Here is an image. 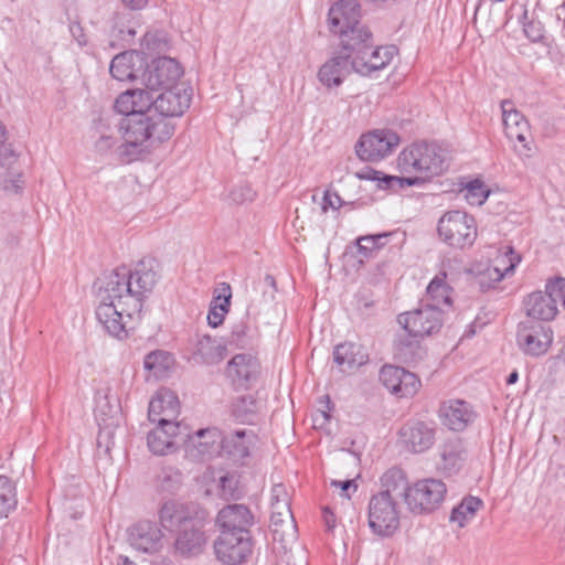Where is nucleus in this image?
<instances>
[{"label":"nucleus","mask_w":565,"mask_h":565,"mask_svg":"<svg viewBox=\"0 0 565 565\" xmlns=\"http://www.w3.org/2000/svg\"><path fill=\"white\" fill-rule=\"evenodd\" d=\"M270 513H276L277 515L285 516V520H287V526L294 527V515L290 508V501L289 502H282V503H270Z\"/></svg>","instance_id":"13d9d810"},{"label":"nucleus","mask_w":565,"mask_h":565,"mask_svg":"<svg viewBox=\"0 0 565 565\" xmlns=\"http://www.w3.org/2000/svg\"><path fill=\"white\" fill-rule=\"evenodd\" d=\"M159 264L154 258H142L132 270L129 269V281L134 282V310L142 309V300L153 290L158 281Z\"/></svg>","instance_id":"f3484780"},{"label":"nucleus","mask_w":565,"mask_h":565,"mask_svg":"<svg viewBox=\"0 0 565 565\" xmlns=\"http://www.w3.org/2000/svg\"><path fill=\"white\" fill-rule=\"evenodd\" d=\"M179 435V429H169V427L157 426L150 430L147 436L149 450L159 456L168 455L175 450L174 438Z\"/></svg>","instance_id":"e433bc0d"},{"label":"nucleus","mask_w":565,"mask_h":565,"mask_svg":"<svg viewBox=\"0 0 565 565\" xmlns=\"http://www.w3.org/2000/svg\"><path fill=\"white\" fill-rule=\"evenodd\" d=\"M135 312L137 311L134 310V303L118 306L100 301L95 311L96 318L105 331L118 340L128 338L124 316L131 318Z\"/></svg>","instance_id":"412c9836"},{"label":"nucleus","mask_w":565,"mask_h":565,"mask_svg":"<svg viewBox=\"0 0 565 565\" xmlns=\"http://www.w3.org/2000/svg\"><path fill=\"white\" fill-rule=\"evenodd\" d=\"M361 8L356 0H339L328 12L329 30L340 38L343 51L358 49L370 40V30L361 24Z\"/></svg>","instance_id":"20e7f679"},{"label":"nucleus","mask_w":565,"mask_h":565,"mask_svg":"<svg viewBox=\"0 0 565 565\" xmlns=\"http://www.w3.org/2000/svg\"><path fill=\"white\" fill-rule=\"evenodd\" d=\"M228 299V308H231L232 288L228 282L222 281L214 290V295L210 306H224V300Z\"/></svg>","instance_id":"6e6d98bb"},{"label":"nucleus","mask_w":565,"mask_h":565,"mask_svg":"<svg viewBox=\"0 0 565 565\" xmlns=\"http://www.w3.org/2000/svg\"><path fill=\"white\" fill-rule=\"evenodd\" d=\"M437 414L441 425L456 433L466 430L478 417L473 405L461 398L443 401Z\"/></svg>","instance_id":"dca6fc26"},{"label":"nucleus","mask_w":565,"mask_h":565,"mask_svg":"<svg viewBox=\"0 0 565 565\" xmlns=\"http://www.w3.org/2000/svg\"><path fill=\"white\" fill-rule=\"evenodd\" d=\"M422 337L412 335L409 332L397 335L394 340L395 358L408 365H415L423 361L427 351L422 345Z\"/></svg>","instance_id":"c756f323"},{"label":"nucleus","mask_w":565,"mask_h":565,"mask_svg":"<svg viewBox=\"0 0 565 565\" xmlns=\"http://www.w3.org/2000/svg\"><path fill=\"white\" fill-rule=\"evenodd\" d=\"M179 412L178 396L170 390H161L149 403L148 418L150 422L157 423L158 426L180 429V424L175 422Z\"/></svg>","instance_id":"aec40b11"},{"label":"nucleus","mask_w":565,"mask_h":565,"mask_svg":"<svg viewBox=\"0 0 565 565\" xmlns=\"http://www.w3.org/2000/svg\"><path fill=\"white\" fill-rule=\"evenodd\" d=\"M502 119L507 138L514 143V150L520 157L529 158L532 152L530 125L521 111L514 108L510 99L501 102Z\"/></svg>","instance_id":"9d476101"},{"label":"nucleus","mask_w":565,"mask_h":565,"mask_svg":"<svg viewBox=\"0 0 565 565\" xmlns=\"http://www.w3.org/2000/svg\"><path fill=\"white\" fill-rule=\"evenodd\" d=\"M116 145V139L111 136H102L95 143V148L99 152H107Z\"/></svg>","instance_id":"69168bd1"},{"label":"nucleus","mask_w":565,"mask_h":565,"mask_svg":"<svg viewBox=\"0 0 565 565\" xmlns=\"http://www.w3.org/2000/svg\"><path fill=\"white\" fill-rule=\"evenodd\" d=\"M437 233L447 246L463 250L470 248L477 239V221L465 211H447L438 220Z\"/></svg>","instance_id":"39448f33"},{"label":"nucleus","mask_w":565,"mask_h":565,"mask_svg":"<svg viewBox=\"0 0 565 565\" xmlns=\"http://www.w3.org/2000/svg\"><path fill=\"white\" fill-rule=\"evenodd\" d=\"M215 523L220 533L252 534L254 515L244 504H227L218 511Z\"/></svg>","instance_id":"4be33fe9"},{"label":"nucleus","mask_w":565,"mask_h":565,"mask_svg":"<svg viewBox=\"0 0 565 565\" xmlns=\"http://www.w3.org/2000/svg\"><path fill=\"white\" fill-rule=\"evenodd\" d=\"M374 246L372 243L362 241V236L356 239V258L359 264H364L376 256L379 252Z\"/></svg>","instance_id":"5fc2aeb1"},{"label":"nucleus","mask_w":565,"mask_h":565,"mask_svg":"<svg viewBox=\"0 0 565 565\" xmlns=\"http://www.w3.org/2000/svg\"><path fill=\"white\" fill-rule=\"evenodd\" d=\"M332 355L339 370L347 373L359 370L370 360L366 349L362 344L351 341L337 344Z\"/></svg>","instance_id":"bb28decb"},{"label":"nucleus","mask_w":565,"mask_h":565,"mask_svg":"<svg viewBox=\"0 0 565 565\" xmlns=\"http://www.w3.org/2000/svg\"><path fill=\"white\" fill-rule=\"evenodd\" d=\"M461 192L470 205H482L490 194L489 189L480 179L469 181Z\"/></svg>","instance_id":"a18cd8bd"},{"label":"nucleus","mask_w":565,"mask_h":565,"mask_svg":"<svg viewBox=\"0 0 565 565\" xmlns=\"http://www.w3.org/2000/svg\"><path fill=\"white\" fill-rule=\"evenodd\" d=\"M441 470L452 476L459 472L466 459V449L460 438L446 440L440 448Z\"/></svg>","instance_id":"473e14b6"},{"label":"nucleus","mask_w":565,"mask_h":565,"mask_svg":"<svg viewBox=\"0 0 565 565\" xmlns=\"http://www.w3.org/2000/svg\"><path fill=\"white\" fill-rule=\"evenodd\" d=\"M248 332L249 326L248 320L243 319L232 326L228 343L234 344L237 348H245L248 345Z\"/></svg>","instance_id":"de8ad7c7"},{"label":"nucleus","mask_w":565,"mask_h":565,"mask_svg":"<svg viewBox=\"0 0 565 565\" xmlns=\"http://www.w3.org/2000/svg\"><path fill=\"white\" fill-rule=\"evenodd\" d=\"M262 408V402L253 394L236 397L232 402L233 417L242 424H254Z\"/></svg>","instance_id":"4c0bfd02"},{"label":"nucleus","mask_w":565,"mask_h":565,"mask_svg":"<svg viewBox=\"0 0 565 565\" xmlns=\"http://www.w3.org/2000/svg\"><path fill=\"white\" fill-rule=\"evenodd\" d=\"M545 289L547 292L552 294L555 303L557 305V302H559L565 311V277L554 276L548 278L545 281Z\"/></svg>","instance_id":"09e8293b"},{"label":"nucleus","mask_w":565,"mask_h":565,"mask_svg":"<svg viewBox=\"0 0 565 565\" xmlns=\"http://www.w3.org/2000/svg\"><path fill=\"white\" fill-rule=\"evenodd\" d=\"M17 505L15 487L12 481L0 476V518L7 516L9 511Z\"/></svg>","instance_id":"c03bdc74"},{"label":"nucleus","mask_w":565,"mask_h":565,"mask_svg":"<svg viewBox=\"0 0 565 565\" xmlns=\"http://www.w3.org/2000/svg\"><path fill=\"white\" fill-rule=\"evenodd\" d=\"M194 354L205 364H215L223 359V348L215 339L205 334L198 340Z\"/></svg>","instance_id":"a19ab883"},{"label":"nucleus","mask_w":565,"mask_h":565,"mask_svg":"<svg viewBox=\"0 0 565 565\" xmlns=\"http://www.w3.org/2000/svg\"><path fill=\"white\" fill-rule=\"evenodd\" d=\"M447 487L435 478L414 482L406 492V505L414 514H429L436 511L445 500Z\"/></svg>","instance_id":"0eeeda50"},{"label":"nucleus","mask_w":565,"mask_h":565,"mask_svg":"<svg viewBox=\"0 0 565 565\" xmlns=\"http://www.w3.org/2000/svg\"><path fill=\"white\" fill-rule=\"evenodd\" d=\"M255 540L252 534L220 533L213 543L216 559L223 565L246 564L253 555Z\"/></svg>","instance_id":"6e6552de"},{"label":"nucleus","mask_w":565,"mask_h":565,"mask_svg":"<svg viewBox=\"0 0 565 565\" xmlns=\"http://www.w3.org/2000/svg\"><path fill=\"white\" fill-rule=\"evenodd\" d=\"M152 90L149 89H130L135 99V111H148L153 107L154 97L151 95Z\"/></svg>","instance_id":"3c124183"},{"label":"nucleus","mask_w":565,"mask_h":565,"mask_svg":"<svg viewBox=\"0 0 565 565\" xmlns=\"http://www.w3.org/2000/svg\"><path fill=\"white\" fill-rule=\"evenodd\" d=\"M396 167L402 174L423 178L424 184L446 170L445 150L436 141H414L398 153Z\"/></svg>","instance_id":"7ed1b4c3"},{"label":"nucleus","mask_w":565,"mask_h":565,"mask_svg":"<svg viewBox=\"0 0 565 565\" xmlns=\"http://www.w3.org/2000/svg\"><path fill=\"white\" fill-rule=\"evenodd\" d=\"M322 518H323L327 529L329 531L333 530L335 526V515L329 507H324L322 509Z\"/></svg>","instance_id":"774afa93"},{"label":"nucleus","mask_w":565,"mask_h":565,"mask_svg":"<svg viewBox=\"0 0 565 565\" xmlns=\"http://www.w3.org/2000/svg\"><path fill=\"white\" fill-rule=\"evenodd\" d=\"M447 273L439 271L428 284L426 288V298L428 306L441 309L443 306H452V287L447 282Z\"/></svg>","instance_id":"72a5a7b5"},{"label":"nucleus","mask_w":565,"mask_h":565,"mask_svg":"<svg viewBox=\"0 0 565 565\" xmlns=\"http://www.w3.org/2000/svg\"><path fill=\"white\" fill-rule=\"evenodd\" d=\"M183 74L179 62L168 56H160L147 65L141 79L149 90L167 89L177 86Z\"/></svg>","instance_id":"4468645a"},{"label":"nucleus","mask_w":565,"mask_h":565,"mask_svg":"<svg viewBox=\"0 0 565 565\" xmlns=\"http://www.w3.org/2000/svg\"><path fill=\"white\" fill-rule=\"evenodd\" d=\"M381 383L398 398L413 397L420 387L418 376L404 367L385 364L380 371Z\"/></svg>","instance_id":"6ab92c4d"},{"label":"nucleus","mask_w":565,"mask_h":565,"mask_svg":"<svg viewBox=\"0 0 565 565\" xmlns=\"http://www.w3.org/2000/svg\"><path fill=\"white\" fill-rule=\"evenodd\" d=\"M523 308L529 320H535L542 323L551 322L556 319L559 313L551 292L536 290L527 294L523 298Z\"/></svg>","instance_id":"393cba45"},{"label":"nucleus","mask_w":565,"mask_h":565,"mask_svg":"<svg viewBox=\"0 0 565 565\" xmlns=\"http://www.w3.org/2000/svg\"><path fill=\"white\" fill-rule=\"evenodd\" d=\"M320 404L322 405V408L319 409V414L323 418L324 423L329 422L331 418V412L334 409V405L329 395H323L320 398Z\"/></svg>","instance_id":"0e129e2a"},{"label":"nucleus","mask_w":565,"mask_h":565,"mask_svg":"<svg viewBox=\"0 0 565 565\" xmlns=\"http://www.w3.org/2000/svg\"><path fill=\"white\" fill-rule=\"evenodd\" d=\"M163 529L175 533L174 553L189 558L200 555L206 544L207 513L193 502L166 501L158 512Z\"/></svg>","instance_id":"f257e3e1"},{"label":"nucleus","mask_w":565,"mask_h":565,"mask_svg":"<svg viewBox=\"0 0 565 565\" xmlns=\"http://www.w3.org/2000/svg\"><path fill=\"white\" fill-rule=\"evenodd\" d=\"M392 232H384L373 235H365L362 236V241H365V243H372L374 244L377 252L383 248L386 244V239L392 235Z\"/></svg>","instance_id":"e2e57ef3"},{"label":"nucleus","mask_w":565,"mask_h":565,"mask_svg":"<svg viewBox=\"0 0 565 565\" xmlns=\"http://www.w3.org/2000/svg\"><path fill=\"white\" fill-rule=\"evenodd\" d=\"M437 427L431 420L409 419L398 430V441L411 454H424L436 441Z\"/></svg>","instance_id":"ddd939ff"},{"label":"nucleus","mask_w":565,"mask_h":565,"mask_svg":"<svg viewBox=\"0 0 565 565\" xmlns=\"http://www.w3.org/2000/svg\"><path fill=\"white\" fill-rule=\"evenodd\" d=\"M361 179L377 181V186L382 190L398 191L409 186H419L423 184V178H412L409 174L390 175L381 171L371 169L367 174H360Z\"/></svg>","instance_id":"c9c22d12"},{"label":"nucleus","mask_w":565,"mask_h":565,"mask_svg":"<svg viewBox=\"0 0 565 565\" xmlns=\"http://www.w3.org/2000/svg\"><path fill=\"white\" fill-rule=\"evenodd\" d=\"M331 486L335 487V488H340L341 497L347 498V499L351 498V492H355L358 490V484H356L355 480H353V479H348V480H343V481L332 480Z\"/></svg>","instance_id":"bf43d9fd"},{"label":"nucleus","mask_w":565,"mask_h":565,"mask_svg":"<svg viewBox=\"0 0 565 565\" xmlns=\"http://www.w3.org/2000/svg\"><path fill=\"white\" fill-rule=\"evenodd\" d=\"M119 130L124 139L120 154L128 161H132L142 154L150 153L152 149L171 139L175 131V125L149 109L148 111H135L129 117L122 118Z\"/></svg>","instance_id":"f03ea898"},{"label":"nucleus","mask_w":565,"mask_h":565,"mask_svg":"<svg viewBox=\"0 0 565 565\" xmlns=\"http://www.w3.org/2000/svg\"><path fill=\"white\" fill-rule=\"evenodd\" d=\"M226 374L235 388H249L259 374V363L250 354H236L228 361Z\"/></svg>","instance_id":"a878e982"},{"label":"nucleus","mask_w":565,"mask_h":565,"mask_svg":"<svg viewBox=\"0 0 565 565\" xmlns=\"http://www.w3.org/2000/svg\"><path fill=\"white\" fill-rule=\"evenodd\" d=\"M523 33L532 43H541L547 45L545 29L541 21L529 18L525 10L522 18Z\"/></svg>","instance_id":"49530a36"},{"label":"nucleus","mask_w":565,"mask_h":565,"mask_svg":"<svg viewBox=\"0 0 565 565\" xmlns=\"http://www.w3.org/2000/svg\"><path fill=\"white\" fill-rule=\"evenodd\" d=\"M285 524L287 525V520H285V516L270 513V527L275 534L278 532L284 533Z\"/></svg>","instance_id":"338daca9"},{"label":"nucleus","mask_w":565,"mask_h":565,"mask_svg":"<svg viewBox=\"0 0 565 565\" xmlns=\"http://www.w3.org/2000/svg\"><path fill=\"white\" fill-rule=\"evenodd\" d=\"M406 472L397 467H393L385 471L381 477V491L379 494L386 497L404 498L406 502V492L411 489Z\"/></svg>","instance_id":"f704fd0d"},{"label":"nucleus","mask_w":565,"mask_h":565,"mask_svg":"<svg viewBox=\"0 0 565 565\" xmlns=\"http://www.w3.org/2000/svg\"><path fill=\"white\" fill-rule=\"evenodd\" d=\"M399 141L397 132L390 129H376L361 136L355 151L361 160L376 162L390 156Z\"/></svg>","instance_id":"f8f14e48"},{"label":"nucleus","mask_w":565,"mask_h":565,"mask_svg":"<svg viewBox=\"0 0 565 565\" xmlns=\"http://www.w3.org/2000/svg\"><path fill=\"white\" fill-rule=\"evenodd\" d=\"M250 444L246 430L221 434L220 452L234 463H243V460L249 456Z\"/></svg>","instance_id":"7c9ffc66"},{"label":"nucleus","mask_w":565,"mask_h":565,"mask_svg":"<svg viewBox=\"0 0 565 565\" xmlns=\"http://www.w3.org/2000/svg\"><path fill=\"white\" fill-rule=\"evenodd\" d=\"M290 498L282 483L274 484L270 493V503L289 502Z\"/></svg>","instance_id":"680f3d73"},{"label":"nucleus","mask_w":565,"mask_h":565,"mask_svg":"<svg viewBox=\"0 0 565 565\" xmlns=\"http://www.w3.org/2000/svg\"><path fill=\"white\" fill-rule=\"evenodd\" d=\"M132 286L134 282L129 281V269L122 266L103 278L97 297L100 302H113L118 306L128 305L122 301L124 298L134 303Z\"/></svg>","instance_id":"a211bd4d"},{"label":"nucleus","mask_w":565,"mask_h":565,"mask_svg":"<svg viewBox=\"0 0 565 565\" xmlns=\"http://www.w3.org/2000/svg\"><path fill=\"white\" fill-rule=\"evenodd\" d=\"M182 484V473L173 467H163L157 476L160 492L175 493Z\"/></svg>","instance_id":"37998d69"},{"label":"nucleus","mask_w":565,"mask_h":565,"mask_svg":"<svg viewBox=\"0 0 565 565\" xmlns=\"http://www.w3.org/2000/svg\"><path fill=\"white\" fill-rule=\"evenodd\" d=\"M132 54L122 52L117 54L110 62V75L120 82L136 78L135 68L131 63Z\"/></svg>","instance_id":"79ce46f5"},{"label":"nucleus","mask_w":565,"mask_h":565,"mask_svg":"<svg viewBox=\"0 0 565 565\" xmlns=\"http://www.w3.org/2000/svg\"><path fill=\"white\" fill-rule=\"evenodd\" d=\"M134 96L135 95L130 93V89L121 93L115 100V110L119 114L125 115V117H129L130 114L135 113Z\"/></svg>","instance_id":"603ef678"},{"label":"nucleus","mask_w":565,"mask_h":565,"mask_svg":"<svg viewBox=\"0 0 565 565\" xmlns=\"http://www.w3.org/2000/svg\"><path fill=\"white\" fill-rule=\"evenodd\" d=\"M228 299L224 300V306H210L207 312V323L212 328H217L223 324L225 316L228 313Z\"/></svg>","instance_id":"864d4df0"},{"label":"nucleus","mask_w":565,"mask_h":565,"mask_svg":"<svg viewBox=\"0 0 565 565\" xmlns=\"http://www.w3.org/2000/svg\"><path fill=\"white\" fill-rule=\"evenodd\" d=\"M351 61L352 56H349V52L343 50L340 55L329 58L318 72L321 84L328 88L340 86L350 74Z\"/></svg>","instance_id":"c85d7f7f"},{"label":"nucleus","mask_w":565,"mask_h":565,"mask_svg":"<svg viewBox=\"0 0 565 565\" xmlns=\"http://www.w3.org/2000/svg\"><path fill=\"white\" fill-rule=\"evenodd\" d=\"M553 340V329L546 323L525 320L518 324L516 344L525 355L539 358L546 354Z\"/></svg>","instance_id":"1a4fd4ad"},{"label":"nucleus","mask_w":565,"mask_h":565,"mask_svg":"<svg viewBox=\"0 0 565 565\" xmlns=\"http://www.w3.org/2000/svg\"><path fill=\"white\" fill-rule=\"evenodd\" d=\"M483 507V501L478 497L468 495L455 507L450 513V522L457 523L459 527H463L472 520L477 512Z\"/></svg>","instance_id":"ea45409f"},{"label":"nucleus","mask_w":565,"mask_h":565,"mask_svg":"<svg viewBox=\"0 0 565 565\" xmlns=\"http://www.w3.org/2000/svg\"><path fill=\"white\" fill-rule=\"evenodd\" d=\"M358 49H349V56H352L351 67L356 73L369 76L373 72L387 66L393 58L388 47L374 46L373 35L370 32V40Z\"/></svg>","instance_id":"2eb2a0df"},{"label":"nucleus","mask_w":565,"mask_h":565,"mask_svg":"<svg viewBox=\"0 0 565 565\" xmlns=\"http://www.w3.org/2000/svg\"><path fill=\"white\" fill-rule=\"evenodd\" d=\"M185 443L193 457L204 460L218 450L221 430L214 427L198 429L193 435H188Z\"/></svg>","instance_id":"cd10ccee"},{"label":"nucleus","mask_w":565,"mask_h":565,"mask_svg":"<svg viewBox=\"0 0 565 565\" xmlns=\"http://www.w3.org/2000/svg\"><path fill=\"white\" fill-rule=\"evenodd\" d=\"M150 110L156 111L160 117H164L169 122H173L172 118L180 117L190 107L191 95L185 89H180L178 86L162 89Z\"/></svg>","instance_id":"b1692460"},{"label":"nucleus","mask_w":565,"mask_h":565,"mask_svg":"<svg viewBox=\"0 0 565 565\" xmlns=\"http://www.w3.org/2000/svg\"><path fill=\"white\" fill-rule=\"evenodd\" d=\"M505 258H508L509 265L503 269L497 266L488 267L477 277L476 282L480 291L487 292L495 288L497 284H499L505 275L513 273L516 265L521 262L520 254L515 253L512 247H509Z\"/></svg>","instance_id":"2f4dec72"},{"label":"nucleus","mask_w":565,"mask_h":565,"mask_svg":"<svg viewBox=\"0 0 565 565\" xmlns=\"http://www.w3.org/2000/svg\"><path fill=\"white\" fill-rule=\"evenodd\" d=\"M174 365L173 355L163 350H154L148 353L143 360V366L156 379H163Z\"/></svg>","instance_id":"58836bf2"},{"label":"nucleus","mask_w":565,"mask_h":565,"mask_svg":"<svg viewBox=\"0 0 565 565\" xmlns=\"http://www.w3.org/2000/svg\"><path fill=\"white\" fill-rule=\"evenodd\" d=\"M162 531L156 522L142 520L128 529V542L136 551L153 554L162 546Z\"/></svg>","instance_id":"5701e85b"},{"label":"nucleus","mask_w":565,"mask_h":565,"mask_svg":"<svg viewBox=\"0 0 565 565\" xmlns=\"http://www.w3.org/2000/svg\"><path fill=\"white\" fill-rule=\"evenodd\" d=\"M230 199L235 204L253 202L256 199V192L248 183H239L230 191Z\"/></svg>","instance_id":"8fccbe9b"},{"label":"nucleus","mask_w":565,"mask_h":565,"mask_svg":"<svg viewBox=\"0 0 565 565\" xmlns=\"http://www.w3.org/2000/svg\"><path fill=\"white\" fill-rule=\"evenodd\" d=\"M367 523L381 537H391L399 529V507L393 497L373 494L369 501Z\"/></svg>","instance_id":"423d86ee"},{"label":"nucleus","mask_w":565,"mask_h":565,"mask_svg":"<svg viewBox=\"0 0 565 565\" xmlns=\"http://www.w3.org/2000/svg\"><path fill=\"white\" fill-rule=\"evenodd\" d=\"M7 141V130L4 125L0 121V160L1 164H3V160H7L14 156L13 150L10 145L6 143Z\"/></svg>","instance_id":"052dcab7"},{"label":"nucleus","mask_w":565,"mask_h":565,"mask_svg":"<svg viewBox=\"0 0 565 565\" xmlns=\"http://www.w3.org/2000/svg\"><path fill=\"white\" fill-rule=\"evenodd\" d=\"M345 204V201L337 192L331 193V191L327 189L323 193L321 210L323 213L329 209L339 211Z\"/></svg>","instance_id":"4d7b16f0"},{"label":"nucleus","mask_w":565,"mask_h":565,"mask_svg":"<svg viewBox=\"0 0 565 565\" xmlns=\"http://www.w3.org/2000/svg\"><path fill=\"white\" fill-rule=\"evenodd\" d=\"M397 322L412 335L422 338L433 335L443 327V310L423 305L415 310L399 313Z\"/></svg>","instance_id":"9b49d317"}]
</instances>
